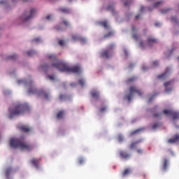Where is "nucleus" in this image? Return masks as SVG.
Wrapping results in <instances>:
<instances>
[{
    "instance_id": "obj_1",
    "label": "nucleus",
    "mask_w": 179,
    "mask_h": 179,
    "mask_svg": "<svg viewBox=\"0 0 179 179\" xmlns=\"http://www.w3.org/2000/svg\"><path fill=\"white\" fill-rule=\"evenodd\" d=\"M48 59L51 62V64H46L42 66L43 69H50V68H55L60 72H67L68 73H82V67L79 64L69 66L62 61L59 60L55 55H50L48 56Z\"/></svg>"
},
{
    "instance_id": "obj_2",
    "label": "nucleus",
    "mask_w": 179,
    "mask_h": 179,
    "mask_svg": "<svg viewBox=\"0 0 179 179\" xmlns=\"http://www.w3.org/2000/svg\"><path fill=\"white\" fill-rule=\"evenodd\" d=\"M10 146L13 148V149H20V150L26 152L33 150V145L29 143L23 141V140H20V138H11L10 140Z\"/></svg>"
},
{
    "instance_id": "obj_3",
    "label": "nucleus",
    "mask_w": 179,
    "mask_h": 179,
    "mask_svg": "<svg viewBox=\"0 0 179 179\" xmlns=\"http://www.w3.org/2000/svg\"><path fill=\"white\" fill-rule=\"evenodd\" d=\"M26 111H30V106L27 103H18L13 109H9V118L12 120L15 115H23Z\"/></svg>"
},
{
    "instance_id": "obj_4",
    "label": "nucleus",
    "mask_w": 179,
    "mask_h": 179,
    "mask_svg": "<svg viewBox=\"0 0 179 179\" xmlns=\"http://www.w3.org/2000/svg\"><path fill=\"white\" fill-rule=\"evenodd\" d=\"M135 93L138 96H142V91H141L140 90H138L135 86H131L130 87V89H129V94L128 95H125L124 98L127 100H128V101H131Z\"/></svg>"
},
{
    "instance_id": "obj_5",
    "label": "nucleus",
    "mask_w": 179,
    "mask_h": 179,
    "mask_svg": "<svg viewBox=\"0 0 179 179\" xmlns=\"http://www.w3.org/2000/svg\"><path fill=\"white\" fill-rule=\"evenodd\" d=\"M17 83H24L26 86H29V89L28 90V93L29 94H36V93H37V90L33 86V82H27L25 80H18Z\"/></svg>"
},
{
    "instance_id": "obj_6",
    "label": "nucleus",
    "mask_w": 179,
    "mask_h": 179,
    "mask_svg": "<svg viewBox=\"0 0 179 179\" xmlns=\"http://www.w3.org/2000/svg\"><path fill=\"white\" fill-rule=\"evenodd\" d=\"M114 48H115V45L113 43L110 44L108 45L107 50L101 53V57L102 58H110L113 54V50H114Z\"/></svg>"
},
{
    "instance_id": "obj_7",
    "label": "nucleus",
    "mask_w": 179,
    "mask_h": 179,
    "mask_svg": "<svg viewBox=\"0 0 179 179\" xmlns=\"http://www.w3.org/2000/svg\"><path fill=\"white\" fill-rule=\"evenodd\" d=\"M36 13H37V10L34 8H31L29 15H26V13H24L22 15V19L23 22H29L30 19H33V17H34V16L36 15Z\"/></svg>"
},
{
    "instance_id": "obj_8",
    "label": "nucleus",
    "mask_w": 179,
    "mask_h": 179,
    "mask_svg": "<svg viewBox=\"0 0 179 179\" xmlns=\"http://www.w3.org/2000/svg\"><path fill=\"white\" fill-rule=\"evenodd\" d=\"M165 115H170L173 120H179V112L173 111V110H164Z\"/></svg>"
},
{
    "instance_id": "obj_9",
    "label": "nucleus",
    "mask_w": 179,
    "mask_h": 179,
    "mask_svg": "<svg viewBox=\"0 0 179 179\" xmlns=\"http://www.w3.org/2000/svg\"><path fill=\"white\" fill-rule=\"evenodd\" d=\"M169 76H170V68H166L162 74L157 76V78L160 79L161 80H166Z\"/></svg>"
},
{
    "instance_id": "obj_10",
    "label": "nucleus",
    "mask_w": 179,
    "mask_h": 179,
    "mask_svg": "<svg viewBox=\"0 0 179 179\" xmlns=\"http://www.w3.org/2000/svg\"><path fill=\"white\" fill-rule=\"evenodd\" d=\"M174 83V80H171L168 82L164 83V86L165 87L166 92H171L173 90V85Z\"/></svg>"
},
{
    "instance_id": "obj_11",
    "label": "nucleus",
    "mask_w": 179,
    "mask_h": 179,
    "mask_svg": "<svg viewBox=\"0 0 179 179\" xmlns=\"http://www.w3.org/2000/svg\"><path fill=\"white\" fill-rule=\"evenodd\" d=\"M169 169V160L164 159L161 165L160 170L162 173H166Z\"/></svg>"
},
{
    "instance_id": "obj_12",
    "label": "nucleus",
    "mask_w": 179,
    "mask_h": 179,
    "mask_svg": "<svg viewBox=\"0 0 179 179\" xmlns=\"http://www.w3.org/2000/svg\"><path fill=\"white\" fill-rule=\"evenodd\" d=\"M72 39L73 41H80L82 44H85V43H86V38H83L80 35H73Z\"/></svg>"
},
{
    "instance_id": "obj_13",
    "label": "nucleus",
    "mask_w": 179,
    "mask_h": 179,
    "mask_svg": "<svg viewBox=\"0 0 179 179\" xmlns=\"http://www.w3.org/2000/svg\"><path fill=\"white\" fill-rule=\"evenodd\" d=\"M157 43V39H156L154 37L148 36L147 38V44L148 47H152L154 44H156Z\"/></svg>"
},
{
    "instance_id": "obj_14",
    "label": "nucleus",
    "mask_w": 179,
    "mask_h": 179,
    "mask_svg": "<svg viewBox=\"0 0 179 179\" xmlns=\"http://www.w3.org/2000/svg\"><path fill=\"white\" fill-rule=\"evenodd\" d=\"M178 142H179V134H176L173 138L168 140V143H177Z\"/></svg>"
},
{
    "instance_id": "obj_15",
    "label": "nucleus",
    "mask_w": 179,
    "mask_h": 179,
    "mask_svg": "<svg viewBox=\"0 0 179 179\" xmlns=\"http://www.w3.org/2000/svg\"><path fill=\"white\" fill-rule=\"evenodd\" d=\"M18 128L20 129V131H22V132H30V127H29L27 125H21Z\"/></svg>"
},
{
    "instance_id": "obj_16",
    "label": "nucleus",
    "mask_w": 179,
    "mask_h": 179,
    "mask_svg": "<svg viewBox=\"0 0 179 179\" xmlns=\"http://www.w3.org/2000/svg\"><path fill=\"white\" fill-rule=\"evenodd\" d=\"M91 96L94 99H100V93L97 91H92Z\"/></svg>"
},
{
    "instance_id": "obj_17",
    "label": "nucleus",
    "mask_w": 179,
    "mask_h": 179,
    "mask_svg": "<svg viewBox=\"0 0 179 179\" xmlns=\"http://www.w3.org/2000/svg\"><path fill=\"white\" fill-rule=\"evenodd\" d=\"M141 142H142V140H138L136 142L131 143L129 146V149H135V148H136V145H138V143H141Z\"/></svg>"
},
{
    "instance_id": "obj_18",
    "label": "nucleus",
    "mask_w": 179,
    "mask_h": 179,
    "mask_svg": "<svg viewBox=\"0 0 179 179\" xmlns=\"http://www.w3.org/2000/svg\"><path fill=\"white\" fill-rule=\"evenodd\" d=\"M39 96H43L46 100H48V94L44 90H41L38 93Z\"/></svg>"
},
{
    "instance_id": "obj_19",
    "label": "nucleus",
    "mask_w": 179,
    "mask_h": 179,
    "mask_svg": "<svg viewBox=\"0 0 179 179\" xmlns=\"http://www.w3.org/2000/svg\"><path fill=\"white\" fill-rule=\"evenodd\" d=\"M31 163L32 166H34L36 169H38V166H40V163L38 162V161L34 159L31 161Z\"/></svg>"
},
{
    "instance_id": "obj_20",
    "label": "nucleus",
    "mask_w": 179,
    "mask_h": 179,
    "mask_svg": "<svg viewBox=\"0 0 179 179\" xmlns=\"http://www.w3.org/2000/svg\"><path fill=\"white\" fill-rule=\"evenodd\" d=\"M59 10L62 12V13H71V9L67 8H60Z\"/></svg>"
},
{
    "instance_id": "obj_21",
    "label": "nucleus",
    "mask_w": 179,
    "mask_h": 179,
    "mask_svg": "<svg viewBox=\"0 0 179 179\" xmlns=\"http://www.w3.org/2000/svg\"><path fill=\"white\" fill-rule=\"evenodd\" d=\"M64 110H60L56 115L57 120H62V118H64Z\"/></svg>"
},
{
    "instance_id": "obj_22",
    "label": "nucleus",
    "mask_w": 179,
    "mask_h": 179,
    "mask_svg": "<svg viewBox=\"0 0 179 179\" xmlns=\"http://www.w3.org/2000/svg\"><path fill=\"white\" fill-rule=\"evenodd\" d=\"M120 155L121 157H129V153H127V151H120Z\"/></svg>"
},
{
    "instance_id": "obj_23",
    "label": "nucleus",
    "mask_w": 179,
    "mask_h": 179,
    "mask_svg": "<svg viewBox=\"0 0 179 179\" xmlns=\"http://www.w3.org/2000/svg\"><path fill=\"white\" fill-rule=\"evenodd\" d=\"M12 167H10V168H7L6 170V177L7 178H9V176L10 175V173H12Z\"/></svg>"
},
{
    "instance_id": "obj_24",
    "label": "nucleus",
    "mask_w": 179,
    "mask_h": 179,
    "mask_svg": "<svg viewBox=\"0 0 179 179\" xmlns=\"http://www.w3.org/2000/svg\"><path fill=\"white\" fill-rule=\"evenodd\" d=\"M131 169H126L123 171V173H122V176H123V177H125V176H128V174H131Z\"/></svg>"
},
{
    "instance_id": "obj_25",
    "label": "nucleus",
    "mask_w": 179,
    "mask_h": 179,
    "mask_svg": "<svg viewBox=\"0 0 179 179\" xmlns=\"http://www.w3.org/2000/svg\"><path fill=\"white\" fill-rule=\"evenodd\" d=\"M99 24L101 26H103V27H104V29H108V24L107 23V21L100 22Z\"/></svg>"
},
{
    "instance_id": "obj_26",
    "label": "nucleus",
    "mask_w": 179,
    "mask_h": 179,
    "mask_svg": "<svg viewBox=\"0 0 179 179\" xmlns=\"http://www.w3.org/2000/svg\"><path fill=\"white\" fill-rule=\"evenodd\" d=\"M143 129H144L143 128L138 129H136V130L132 131L130 135H131V136H134V135H135L136 134H138V133L141 132V131H143Z\"/></svg>"
},
{
    "instance_id": "obj_27",
    "label": "nucleus",
    "mask_w": 179,
    "mask_h": 179,
    "mask_svg": "<svg viewBox=\"0 0 179 179\" xmlns=\"http://www.w3.org/2000/svg\"><path fill=\"white\" fill-rule=\"evenodd\" d=\"M106 9L107 10L112 12V13L114 15V5H109Z\"/></svg>"
},
{
    "instance_id": "obj_28",
    "label": "nucleus",
    "mask_w": 179,
    "mask_h": 179,
    "mask_svg": "<svg viewBox=\"0 0 179 179\" xmlns=\"http://www.w3.org/2000/svg\"><path fill=\"white\" fill-rule=\"evenodd\" d=\"M171 22L175 23V24H178V19L176 17H172L171 18Z\"/></svg>"
},
{
    "instance_id": "obj_29",
    "label": "nucleus",
    "mask_w": 179,
    "mask_h": 179,
    "mask_svg": "<svg viewBox=\"0 0 179 179\" xmlns=\"http://www.w3.org/2000/svg\"><path fill=\"white\" fill-rule=\"evenodd\" d=\"M35 54H36V51L34 50H29L27 52V55H28V57H33V55H34Z\"/></svg>"
},
{
    "instance_id": "obj_30",
    "label": "nucleus",
    "mask_w": 179,
    "mask_h": 179,
    "mask_svg": "<svg viewBox=\"0 0 179 179\" xmlns=\"http://www.w3.org/2000/svg\"><path fill=\"white\" fill-rule=\"evenodd\" d=\"M59 100H61V101H64V100H66V94H60Z\"/></svg>"
},
{
    "instance_id": "obj_31",
    "label": "nucleus",
    "mask_w": 179,
    "mask_h": 179,
    "mask_svg": "<svg viewBox=\"0 0 179 179\" xmlns=\"http://www.w3.org/2000/svg\"><path fill=\"white\" fill-rule=\"evenodd\" d=\"M114 36V32L110 31L108 34L104 35L105 38H107V37H111Z\"/></svg>"
},
{
    "instance_id": "obj_32",
    "label": "nucleus",
    "mask_w": 179,
    "mask_h": 179,
    "mask_svg": "<svg viewBox=\"0 0 179 179\" xmlns=\"http://www.w3.org/2000/svg\"><path fill=\"white\" fill-rule=\"evenodd\" d=\"M8 59H16L17 58V55H11V56H8Z\"/></svg>"
},
{
    "instance_id": "obj_33",
    "label": "nucleus",
    "mask_w": 179,
    "mask_h": 179,
    "mask_svg": "<svg viewBox=\"0 0 179 179\" xmlns=\"http://www.w3.org/2000/svg\"><path fill=\"white\" fill-rule=\"evenodd\" d=\"M78 83H79V85H80V86H82L83 87V86H85V80H83L82 78L78 80Z\"/></svg>"
},
{
    "instance_id": "obj_34",
    "label": "nucleus",
    "mask_w": 179,
    "mask_h": 179,
    "mask_svg": "<svg viewBox=\"0 0 179 179\" xmlns=\"http://www.w3.org/2000/svg\"><path fill=\"white\" fill-rule=\"evenodd\" d=\"M135 77H131L130 78H129L127 80V83H131L132 82H135Z\"/></svg>"
},
{
    "instance_id": "obj_35",
    "label": "nucleus",
    "mask_w": 179,
    "mask_h": 179,
    "mask_svg": "<svg viewBox=\"0 0 179 179\" xmlns=\"http://www.w3.org/2000/svg\"><path fill=\"white\" fill-rule=\"evenodd\" d=\"M133 38H134V40H136V41H138L139 40V36H138V34H133L132 35Z\"/></svg>"
},
{
    "instance_id": "obj_36",
    "label": "nucleus",
    "mask_w": 179,
    "mask_h": 179,
    "mask_svg": "<svg viewBox=\"0 0 179 179\" xmlns=\"http://www.w3.org/2000/svg\"><path fill=\"white\" fill-rule=\"evenodd\" d=\"M140 46L141 48H146V45H145V41H140Z\"/></svg>"
},
{
    "instance_id": "obj_37",
    "label": "nucleus",
    "mask_w": 179,
    "mask_h": 179,
    "mask_svg": "<svg viewBox=\"0 0 179 179\" xmlns=\"http://www.w3.org/2000/svg\"><path fill=\"white\" fill-rule=\"evenodd\" d=\"M117 139H118V142L121 143V142L124 141V137L122 136V135L120 134L117 137Z\"/></svg>"
},
{
    "instance_id": "obj_38",
    "label": "nucleus",
    "mask_w": 179,
    "mask_h": 179,
    "mask_svg": "<svg viewBox=\"0 0 179 179\" xmlns=\"http://www.w3.org/2000/svg\"><path fill=\"white\" fill-rule=\"evenodd\" d=\"M160 3H163V1H158L153 4V8H157L160 5Z\"/></svg>"
},
{
    "instance_id": "obj_39",
    "label": "nucleus",
    "mask_w": 179,
    "mask_h": 179,
    "mask_svg": "<svg viewBox=\"0 0 179 179\" xmlns=\"http://www.w3.org/2000/svg\"><path fill=\"white\" fill-rule=\"evenodd\" d=\"M159 127H160V124L155 123V124L152 125V129H156V128H159Z\"/></svg>"
},
{
    "instance_id": "obj_40",
    "label": "nucleus",
    "mask_w": 179,
    "mask_h": 179,
    "mask_svg": "<svg viewBox=\"0 0 179 179\" xmlns=\"http://www.w3.org/2000/svg\"><path fill=\"white\" fill-rule=\"evenodd\" d=\"M40 41H41L40 38H36L35 39H33V40H32V43H40Z\"/></svg>"
},
{
    "instance_id": "obj_41",
    "label": "nucleus",
    "mask_w": 179,
    "mask_h": 179,
    "mask_svg": "<svg viewBox=\"0 0 179 179\" xmlns=\"http://www.w3.org/2000/svg\"><path fill=\"white\" fill-rule=\"evenodd\" d=\"M59 45H60L61 47H64V45H65V41H64L63 40L59 41Z\"/></svg>"
},
{
    "instance_id": "obj_42",
    "label": "nucleus",
    "mask_w": 179,
    "mask_h": 179,
    "mask_svg": "<svg viewBox=\"0 0 179 179\" xmlns=\"http://www.w3.org/2000/svg\"><path fill=\"white\" fill-rule=\"evenodd\" d=\"M137 153L138 155H142V153H143V149H138L137 150Z\"/></svg>"
},
{
    "instance_id": "obj_43",
    "label": "nucleus",
    "mask_w": 179,
    "mask_h": 179,
    "mask_svg": "<svg viewBox=\"0 0 179 179\" xmlns=\"http://www.w3.org/2000/svg\"><path fill=\"white\" fill-rule=\"evenodd\" d=\"M63 24H64V26H69V22H68V21L64 20Z\"/></svg>"
},
{
    "instance_id": "obj_44",
    "label": "nucleus",
    "mask_w": 179,
    "mask_h": 179,
    "mask_svg": "<svg viewBox=\"0 0 179 179\" xmlns=\"http://www.w3.org/2000/svg\"><path fill=\"white\" fill-rule=\"evenodd\" d=\"M152 65H154V66H159V62H157V61L153 62Z\"/></svg>"
},
{
    "instance_id": "obj_45",
    "label": "nucleus",
    "mask_w": 179,
    "mask_h": 179,
    "mask_svg": "<svg viewBox=\"0 0 179 179\" xmlns=\"http://www.w3.org/2000/svg\"><path fill=\"white\" fill-rule=\"evenodd\" d=\"M48 79H50V80H54L55 78L53 76H48Z\"/></svg>"
},
{
    "instance_id": "obj_46",
    "label": "nucleus",
    "mask_w": 179,
    "mask_h": 179,
    "mask_svg": "<svg viewBox=\"0 0 179 179\" xmlns=\"http://www.w3.org/2000/svg\"><path fill=\"white\" fill-rule=\"evenodd\" d=\"M168 10H170V9L162 10L161 12H162V13H167Z\"/></svg>"
},
{
    "instance_id": "obj_47",
    "label": "nucleus",
    "mask_w": 179,
    "mask_h": 179,
    "mask_svg": "<svg viewBox=\"0 0 179 179\" xmlns=\"http://www.w3.org/2000/svg\"><path fill=\"white\" fill-rule=\"evenodd\" d=\"M106 110H107V108L103 107V108H101L100 109V111H101V113H103V111H106Z\"/></svg>"
},
{
    "instance_id": "obj_48",
    "label": "nucleus",
    "mask_w": 179,
    "mask_h": 179,
    "mask_svg": "<svg viewBox=\"0 0 179 179\" xmlns=\"http://www.w3.org/2000/svg\"><path fill=\"white\" fill-rule=\"evenodd\" d=\"M154 117H160V114L159 113H155L153 115Z\"/></svg>"
},
{
    "instance_id": "obj_49",
    "label": "nucleus",
    "mask_w": 179,
    "mask_h": 179,
    "mask_svg": "<svg viewBox=\"0 0 179 179\" xmlns=\"http://www.w3.org/2000/svg\"><path fill=\"white\" fill-rule=\"evenodd\" d=\"M124 6H129V2H125Z\"/></svg>"
},
{
    "instance_id": "obj_50",
    "label": "nucleus",
    "mask_w": 179,
    "mask_h": 179,
    "mask_svg": "<svg viewBox=\"0 0 179 179\" xmlns=\"http://www.w3.org/2000/svg\"><path fill=\"white\" fill-rule=\"evenodd\" d=\"M144 9H145V7L144 6H141V12H143Z\"/></svg>"
},
{
    "instance_id": "obj_51",
    "label": "nucleus",
    "mask_w": 179,
    "mask_h": 179,
    "mask_svg": "<svg viewBox=\"0 0 179 179\" xmlns=\"http://www.w3.org/2000/svg\"><path fill=\"white\" fill-rule=\"evenodd\" d=\"M46 19H47L48 20H50V19H51V15H48V16L46 17Z\"/></svg>"
},
{
    "instance_id": "obj_52",
    "label": "nucleus",
    "mask_w": 179,
    "mask_h": 179,
    "mask_svg": "<svg viewBox=\"0 0 179 179\" xmlns=\"http://www.w3.org/2000/svg\"><path fill=\"white\" fill-rule=\"evenodd\" d=\"M155 26H156L157 27H159V26H160V23L156 22V23H155Z\"/></svg>"
},
{
    "instance_id": "obj_53",
    "label": "nucleus",
    "mask_w": 179,
    "mask_h": 179,
    "mask_svg": "<svg viewBox=\"0 0 179 179\" xmlns=\"http://www.w3.org/2000/svg\"><path fill=\"white\" fill-rule=\"evenodd\" d=\"M132 31H136V28H135V27H132Z\"/></svg>"
},
{
    "instance_id": "obj_54",
    "label": "nucleus",
    "mask_w": 179,
    "mask_h": 179,
    "mask_svg": "<svg viewBox=\"0 0 179 179\" xmlns=\"http://www.w3.org/2000/svg\"><path fill=\"white\" fill-rule=\"evenodd\" d=\"M139 17H141V15H136V19H139Z\"/></svg>"
},
{
    "instance_id": "obj_55",
    "label": "nucleus",
    "mask_w": 179,
    "mask_h": 179,
    "mask_svg": "<svg viewBox=\"0 0 179 179\" xmlns=\"http://www.w3.org/2000/svg\"><path fill=\"white\" fill-rule=\"evenodd\" d=\"M3 3H5V1H0V4H1V5H3Z\"/></svg>"
},
{
    "instance_id": "obj_56",
    "label": "nucleus",
    "mask_w": 179,
    "mask_h": 179,
    "mask_svg": "<svg viewBox=\"0 0 179 179\" xmlns=\"http://www.w3.org/2000/svg\"><path fill=\"white\" fill-rule=\"evenodd\" d=\"M79 163H80V164H82V163H83V160H80V161L79 162Z\"/></svg>"
},
{
    "instance_id": "obj_57",
    "label": "nucleus",
    "mask_w": 179,
    "mask_h": 179,
    "mask_svg": "<svg viewBox=\"0 0 179 179\" xmlns=\"http://www.w3.org/2000/svg\"><path fill=\"white\" fill-rule=\"evenodd\" d=\"M125 55H128V52H127V50H124Z\"/></svg>"
},
{
    "instance_id": "obj_58",
    "label": "nucleus",
    "mask_w": 179,
    "mask_h": 179,
    "mask_svg": "<svg viewBox=\"0 0 179 179\" xmlns=\"http://www.w3.org/2000/svg\"><path fill=\"white\" fill-rule=\"evenodd\" d=\"M142 69H143V71H145L146 70V67H143Z\"/></svg>"
},
{
    "instance_id": "obj_59",
    "label": "nucleus",
    "mask_w": 179,
    "mask_h": 179,
    "mask_svg": "<svg viewBox=\"0 0 179 179\" xmlns=\"http://www.w3.org/2000/svg\"><path fill=\"white\" fill-rule=\"evenodd\" d=\"M150 101H151V100L150 99V100L148 101V103H150Z\"/></svg>"
},
{
    "instance_id": "obj_60",
    "label": "nucleus",
    "mask_w": 179,
    "mask_h": 179,
    "mask_svg": "<svg viewBox=\"0 0 179 179\" xmlns=\"http://www.w3.org/2000/svg\"><path fill=\"white\" fill-rule=\"evenodd\" d=\"M24 1H27V0H24Z\"/></svg>"
},
{
    "instance_id": "obj_61",
    "label": "nucleus",
    "mask_w": 179,
    "mask_h": 179,
    "mask_svg": "<svg viewBox=\"0 0 179 179\" xmlns=\"http://www.w3.org/2000/svg\"><path fill=\"white\" fill-rule=\"evenodd\" d=\"M69 1H72V0H69Z\"/></svg>"
}]
</instances>
